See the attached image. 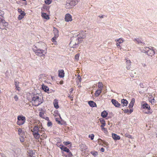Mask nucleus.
I'll return each mask as SVG.
<instances>
[{
  "instance_id": "aec40b11",
  "label": "nucleus",
  "mask_w": 157,
  "mask_h": 157,
  "mask_svg": "<svg viewBox=\"0 0 157 157\" xmlns=\"http://www.w3.org/2000/svg\"><path fill=\"white\" fill-rule=\"evenodd\" d=\"M126 64L127 65L126 68L127 70H129L131 67V62L130 60L126 59Z\"/></svg>"
},
{
  "instance_id": "5fc2aeb1",
  "label": "nucleus",
  "mask_w": 157,
  "mask_h": 157,
  "mask_svg": "<svg viewBox=\"0 0 157 157\" xmlns=\"http://www.w3.org/2000/svg\"><path fill=\"white\" fill-rule=\"evenodd\" d=\"M100 151H101L103 152H104V151H105V149L104 148H101L100 149Z\"/></svg>"
},
{
  "instance_id": "bb28decb",
  "label": "nucleus",
  "mask_w": 157,
  "mask_h": 157,
  "mask_svg": "<svg viewBox=\"0 0 157 157\" xmlns=\"http://www.w3.org/2000/svg\"><path fill=\"white\" fill-rule=\"evenodd\" d=\"M88 104L91 107H95L96 106V103L93 101H90L88 102Z\"/></svg>"
},
{
  "instance_id": "4468645a",
  "label": "nucleus",
  "mask_w": 157,
  "mask_h": 157,
  "mask_svg": "<svg viewBox=\"0 0 157 157\" xmlns=\"http://www.w3.org/2000/svg\"><path fill=\"white\" fill-rule=\"evenodd\" d=\"M65 20L67 22L71 21L72 20V16L69 13H67L65 15Z\"/></svg>"
},
{
  "instance_id": "4be33fe9",
  "label": "nucleus",
  "mask_w": 157,
  "mask_h": 157,
  "mask_svg": "<svg viewBox=\"0 0 157 157\" xmlns=\"http://www.w3.org/2000/svg\"><path fill=\"white\" fill-rule=\"evenodd\" d=\"M122 105L123 106H126L128 104V101L124 99H123L121 100Z\"/></svg>"
},
{
  "instance_id": "e2e57ef3",
  "label": "nucleus",
  "mask_w": 157,
  "mask_h": 157,
  "mask_svg": "<svg viewBox=\"0 0 157 157\" xmlns=\"http://www.w3.org/2000/svg\"><path fill=\"white\" fill-rule=\"evenodd\" d=\"M59 83L60 84H63V81H60Z\"/></svg>"
},
{
  "instance_id": "4d7b16f0",
  "label": "nucleus",
  "mask_w": 157,
  "mask_h": 157,
  "mask_svg": "<svg viewBox=\"0 0 157 157\" xmlns=\"http://www.w3.org/2000/svg\"><path fill=\"white\" fill-rule=\"evenodd\" d=\"M142 66L144 67H145L147 66V65L145 63H144V64H142Z\"/></svg>"
},
{
  "instance_id": "c85d7f7f",
  "label": "nucleus",
  "mask_w": 157,
  "mask_h": 157,
  "mask_svg": "<svg viewBox=\"0 0 157 157\" xmlns=\"http://www.w3.org/2000/svg\"><path fill=\"white\" fill-rule=\"evenodd\" d=\"M100 121L101 124V128L105 126V121L104 120V119H102V118L100 119Z\"/></svg>"
},
{
  "instance_id": "ea45409f",
  "label": "nucleus",
  "mask_w": 157,
  "mask_h": 157,
  "mask_svg": "<svg viewBox=\"0 0 157 157\" xmlns=\"http://www.w3.org/2000/svg\"><path fill=\"white\" fill-rule=\"evenodd\" d=\"M91 153L94 156H96L98 154V152L97 151H91Z\"/></svg>"
},
{
  "instance_id": "39448f33",
  "label": "nucleus",
  "mask_w": 157,
  "mask_h": 157,
  "mask_svg": "<svg viewBox=\"0 0 157 157\" xmlns=\"http://www.w3.org/2000/svg\"><path fill=\"white\" fill-rule=\"evenodd\" d=\"M78 0H66L65 7L67 9L73 8L78 2Z\"/></svg>"
},
{
  "instance_id": "7ed1b4c3",
  "label": "nucleus",
  "mask_w": 157,
  "mask_h": 157,
  "mask_svg": "<svg viewBox=\"0 0 157 157\" xmlns=\"http://www.w3.org/2000/svg\"><path fill=\"white\" fill-rule=\"evenodd\" d=\"M33 49L35 54L40 56H44L47 53L46 49V50L40 49L35 45L33 46Z\"/></svg>"
},
{
  "instance_id": "f8f14e48",
  "label": "nucleus",
  "mask_w": 157,
  "mask_h": 157,
  "mask_svg": "<svg viewBox=\"0 0 157 157\" xmlns=\"http://www.w3.org/2000/svg\"><path fill=\"white\" fill-rule=\"evenodd\" d=\"M8 25V23L6 22L4 20L0 21V29H4L5 27L7 26Z\"/></svg>"
},
{
  "instance_id": "dca6fc26",
  "label": "nucleus",
  "mask_w": 157,
  "mask_h": 157,
  "mask_svg": "<svg viewBox=\"0 0 157 157\" xmlns=\"http://www.w3.org/2000/svg\"><path fill=\"white\" fill-rule=\"evenodd\" d=\"M112 103L114 105L117 107H119L121 106V104L118 103V102L116 100L112 99L111 100Z\"/></svg>"
},
{
  "instance_id": "2f4dec72",
  "label": "nucleus",
  "mask_w": 157,
  "mask_h": 157,
  "mask_svg": "<svg viewBox=\"0 0 157 157\" xmlns=\"http://www.w3.org/2000/svg\"><path fill=\"white\" fill-rule=\"evenodd\" d=\"M107 113L105 111H103L101 113V116L103 118H105L107 116Z\"/></svg>"
},
{
  "instance_id": "9d476101",
  "label": "nucleus",
  "mask_w": 157,
  "mask_h": 157,
  "mask_svg": "<svg viewBox=\"0 0 157 157\" xmlns=\"http://www.w3.org/2000/svg\"><path fill=\"white\" fill-rule=\"evenodd\" d=\"M53 33L54 34V36L52 38L51 40H52L54 44L56 45L57 44V42L56 40L59 36V31L57 29L54 27Z\"/></svg>"
},
{
  "instance_id": "5701e85b",
  "label": "nucleus",
  "mask_w": 157,
  "mask_h": 157,
  "mask_svg": "<svg viewBox=\"0 0 157 157\" xmlns=\"http://www.w3.org/2000/svg\"><path fill=\"white\" fill-rule=\"evenodd\" d=\"M19 82L15 80V85L16 89L17 90L19 91H20L21 89L20 87L19 86Z\"/></svg>"
},
{
  "instance_id": "13d9d810",
  "label": "nucleus",
  "mask_w": 157,
  "mask_h": 157,
  "mask_svg": "<svg viewBox=\"0 0 157 157\" xmlns=\"http://www.w3.org/2000/svg\"><path fill=\"white\" fill-rule=\"evenodd\" d=\"M45 120H46L48 121H49V118L48 117H45Z\"/></svg>"
},
{
  "instance_id": "a19ab883",
  "label": "nucleus",
  "mask_w": 157,
  "mask_h": 157,
  "mask_svg": "<svg viewBox=\"0 0 157 157\" xmlns=\"http://www.w3.org/2000/svg\"><path fill=\"white\" fill-rule=\"evenodd\" d=\"M79 54H77L75 55V60L77 61L79 59Z\"/></svg>"
},
{
  "instance_id": "37998d69",
  "label": "nucleus",
  "mask_w": 157,
  "mask_h": 157,
  "mask_svg": "<svg viewBox=\"0 0 157 157\" xmlns=\"http://www.w3.org/2000/svg\"><path fill=\"white\" fill-rule=\"evenodd\" d=\"M149 102H151L152 104L156 102L155 98H153V99H152L151 101H149Z\"/></svg>"
},
{
  "instance_id": "79ce46f5",
  "label": "nucleus",
  "mask_w": 157,
  "mask_h": 157,
  "mask_svg": "<svg viewBox=\"0 0 157 157\" xmlns=\"http://www.w3.org/2000/svg\"><path fill=\"white\" fill-rule=\"evenodd\" d=\"M94 137V135L93 134H92L91 135H89V137L90 138L91 140H93Z\"/></svg>"
},
{
  "instance_id": "49530a36",
  "label": "nucleus",
  "mask_w": 157,
  "mask_h": 157,
  "mask_svg": "<svg viewBox=\"0 0 157 157\" xmlns=\"http://www.w3.org/2000/svg\"><path fill=\"white\" fill-rule=\"evenodd\" d=\"M18 97L17 96V95H16L14 97V99L15 100V101H17L18 100Z\"/></svg>"
},
{
  "instance_id": "a211bd4d",
  "label": "nucleus",
  "mask_w": 157,
  "mask_h": 157,
  "mask_svg": "<svg viewBox=\"0 0 157 157\" xmlns=\"http://www.w3.org/2000/svg\"><path fill=\"white\" fill-rule=\"evenodd\" d=\"M59 147L61 150H63V151L66 152H69L70 151L69 149L62 145H60L59 146Z\"/></svg>"
},
{
  "instance_id": "c756f323",
  "label": "nucleus",
  "mask_w": 157,
  "mask_h": 157,
  "mask_svg": "<svg viewBox=\"0 0 157 157\" xmlns=\"http://www.w3.org/2000/svg\"><path fill=\"white\" fill-rule=\"evenodd\" d=\"M42 88L43 90L46 92L48 93L49 91V88L46 86H45L44 85H42Z\"/></svg>"
},
{
  "instance_id": "864d4df0",
  "label": "nucleus",
  "mask_w": 157,
  "mask_h": 157,
  "mask_svg": "<svg viewBox=\"0 0 157 157\" xmlns=\"http://www.w3.org/2000/svg\"><path fill=\"white\" fill-rule=\"evenodd\" d=\"M56 121L58 122V124H60V121L58 120V118H56Z\"/></svg>"
},
{
  "instance_id": "ddd939ff",
  "label": "nucleus",
  "mask_w": 157,
  "mask_h": 157,
  "mask_svg": "<svg viewBox=\"0 0 157 157\" xmlns=\"http://www.w3.org/2000/svg\"><path fill=\"white\" fill-rule=\"evenodd\" d=\"M42 10V11L41 12V16L42 17L46 20H49L50 18L49 15L44 12V11Z\"/></svg>"
},
{
  "instance_id": "4c0bfd02",
  "label": "nucleus",
  "mask_w": 157,
  "mask_h": 157,
  "mask_svg": "<svg viewBox=\"0 0 157 157\" xmlns=\"http://www.w3.org/2000/svg\"><path fill=\"white\" fill-rule=\"evenodd\" d=\"M76 80H78L79 82V83H81V82L82 79L81 76L79 75H78L76 79Z\"/></svg>"
},
{
  "instance_id": "473e14b6",
  "label": "nucleus",
  "mask_w": 157,
  "mask_h": 157,
  "mask_svg": "<svg viewBox=\"0 0 157 157\" xmlns=\"http://www.w3.org/2000/svg\"><path fill=\"white\" fill-rule=\"evenodd\" d=\"M115 41L116 42H118V43L119 44L121 43L124 41L123 39L122 38H120L118 39H116Z\"/></svg>"
},
{
  "instance_id": "0e129e2a",
  "label": "nucleus",
  "mask_w": 157,
  "mask_h": 157,
  "mask_svg": "<svg viewBox=\"0 0 157 157\" xmlns=\"http://www.w3.org/2000/svg\"><path fill=\"white\" fill-rule=\"evenodd\" d=\"M128 138H132V136L131 135H129L128 136Z\"/></svg>"
},
{
  "instance_id": "09e8293b",
  "label": "nucleus",
  "mask_w": 157,
  "mask_h": 157,
  "mask_svg": "<svg viewBox=\"0 0 157 157\" xmlns=\"http://www.w3.org/2000/svg\"><path fill=\"white\" fill-rule=\"evenodd\" d=\"M124 112L126 113H128L129 112V110L128 109H125L124 110Z\"/></svg>"
},
{
  "instance_id": "6e6552de",
  "label": "nucleus",
  "mask_w": 157,
  "mask_h": 157,
  "mask_svg": "<svg viewBox=\"0 0 157 157\" xmlns=\"http://www.w3.org/2000/svg\"><path fill=\"white\" fill-rule=\"evenodd\" d=\"M86 31H81L78 33L77 35H75L78 38V40H81L82 41L86 37Z\"/></svg>"
},
{
  "instance_id": "603ef678",
  "label": "nucleus",
  "mask_w": 157,
  "mask_h": 157,
  "mask_svg": "<svg viewBox=\"0 0 157 157\" xmlns=\"http://www.w3.org/2000/svg\"><path fill=\"white\" fill-rule=\"evenodd\" d=\"M102 141L104 144H105L107 146L108 145V143L107 142H106L104 141Z\"/></svg>"
},
{
  "instance_id": "a18cd8bd",
  "label": "nucleus",
  "mask_w": 157,
  "mask_h": 157,
  "mask_svg": "<svg viewBox=\"0 0 157 157\" xmlns=\"http://www.w3.org/2000/svg\"><path fill=\"white\" fill-rule=\"evenodd\" d=\"M64 144L66 145H67L70 144V143L69 141L64 142H63Z\"/></svg>"
},
{
  "instance_id": "052dcab7",
  "label": "nucleus",
  "mask_w": 157,
  "mask_h": 157,
  "mask_svg": "<svg viewBox=\"0 0 157 157\" xmlns=\"http://www.w3.org/2000/svg\"><path fill=\"white\" fill-rule=\"evenodd\" d=\"M116 45L117 46H120V44L118 43H116Z\"/></svg>"
},
{
  "instance_id": "680f3d73",
  "label": "nucleus",
  "mask_w": 157,
  "mask_h": 157,
  "mask_svg": "<svg viewBox=\"0 0 157 157\" xmlns=\"http://www.w3.org/2000/svg\"><path fill=\"white\" fill-rule=\"evenodd\" d=\"M99 17L100 18H103L104 17V16L103 15H102L101 16H99Z\"/></svg>"
},
{
  "instance_id": "f257e3e1",
  "label": "nucleus",
  "mask_w": 157,
  "mask_h": 157,
  "mask_svg": "<svg viewBox=\"0 0 157 157\" xmlns=\"http://www.w3.org/2000/svg\"><path fill=\"white\" fill-rule=\"evenodd\" d=\"M32 124L31 123L29 124V129L32 132L34 137L36 139H38L40 136V133L44 132V128L40 125H35L32 126Z\"/></svg>"
},
{
  "instance_id": "e433bc0d",
  "label": "nucleus",
  "mask_w": 157,
  "mask_h": 157,
  "mask_svg": "<svg viewBox=\"0 0 157 157\" xmlns=\"http://www.w3.org/2000/svg\"><path fill=\"white\" fill-rule=\"evenodd\" d=\"M44 2L46 4L48 5L51 3L52 1V0H45Z\"/></svg>"
},
{
  "instance_id": "72a5a7b5",
  "label": "nucleus",
  "mask_w": 157,
  "mask_h": 157,
  "mask_svg": "<svg viewBox=\"0 0 157 157\" xmlns=\"http://www.w3.org/2000/svg\"><path fill=\"white\" fill-rule=\"evenodd\" d=\"M98 87L99 88V89H101V90H102V88L103 87V85L102 82H99L98 83Z\"/></svg>"
},
{
  "instance_id": "1a4fd4ad",
  "label": "nucleus",
  "mask_w": 157,
  "mask_h": 157,
  "mask_svg": "<svg viewBox=\"0 0 157 157\" xmlns=\"http://www.w3.org/2000/svg\"><path fill=\"white\" fill-rule=\"evenodd\" d=\"M17 124L19 125H21L25 123L26 121V118L25 117L19 115L17 117Z\"/></svg>"
},
{
  "instance_id": "f3484780",
  "label": "nucleus",
  "mask_w": 157,
  "mask_h": 157,
  "mask_svg": "<svg viewBox=\"0 0 157 157\" xmlns=\"http://www.w3.org/2000/svg\"><path fill=\"white\" fill-rule=\"evenodd\" d=\"M64 72L63 70H59L58 71V76L59 77L62 78L64 76Z\"/></svg>"
},
{
  "instance_id": "c9c22d12",
  "label": "nucleus",
  "mask_w": 157,
  "mask_h": 157,
  "mask_svg": "<svg viewBox=\"0 0 157 157\" xmlns=\"http://www.w3.org/2000/svg\"><path fill=\"white\" fill-rule=\"evenodd\" d=\"M101 129L102 131H103L106 134H108V132L107 129L105 128L102 127L101 128Z\"/></svg>"
},
{
  "instance_id": "6e6d98bb",
  "label": "nucleus",
  "mask_w": 157,
  "mask_h": 157,
  "mask_svg": "<svg viewBox=\"0 0 157 157\" xmlns=\"http://www.w3.org/2000/svg\"><path fill=\"white\" fill-rule=\"evenodd\" d=\"M129 111H130V113H132L133 111V109H130V110H129Z\"/></svg>"
},
{
  "instance_id": "b1692460",
  "label": "nucleus",
  "mask_w": 157,
  "mask_h": 157,
  "mask_svg": "<svg viewBox=\"0 0 157 157\" xmlns=\"http://www.w3.org/2000/svg\"><path fill=\"white\" fill-rule=\"evenodd\" d=\"M53 104L54 107L56 109H58L59 108V106L58 105V100L56 99L53 101Z\"/></svg>"
},
{
  "instance_id": "9b49d317",
  "label": "nucleus",
  "mask_w": 157,
  "mask_h": 157,
  "mask_svg": "<svg viewBox=\"0 0 157 157\" xmlns=\"http://www.w3.org/2000/svg\"><path fill=\"white\" fill-rule=\"evenodd\" d=\"M17 11L20 14L18 17V19L19 20H21L25 17V13L23 11H22L21 9H18Z\"/></svg>"
},
{
  "instance_id": "bf43d9fd",
  "label": "nucleus",
  "mask_w": 157,
  "mask_h": 157,
  "mask_svg": "<svg viewBox=\"0 0 157 157\" xmlns=\"http://www.w3.org/2000/svg\"><path fill=\"white\" fill-rule=\"evenodd\" d=\"M76 80V83L78 84V85L79 84H80V83H79V81L78 80Z\"/></svg>"
},
{
  "instance_id": "774afa93",
  "label": "nucleus",
  "mask_w": 157,
  "mask_h": 157,
  "mask_svg": "<svg viewBox=\"0 0 157 157\" xmlns=\"http://www.w3.org/2000/svg\"><path fill=\"white\" fill-rule=\"evenodd\" d=\"M68 97L70 98H71V97L70 96H68Z\"/></svg>"
},
{
  "instance_id": "412c9836",
  "label": "nucleus",
  "mask_w": 157,
  "mask_h": 157,
  "mask_svg": "<svg viewBox=\"0 0 157 157\" xmlns=\"http://www.w3.org/2000/svg\"><path fill=\"white\" fill-rule=\"evenodd\" d=\"M135 102V99L134 98H132L129 105L128 107L129 109L132 108L133 107Z\"/></svg>"
},
{
  "instance_id": "20e7f679",
  "label": "nucleus",
  "mask_w": 157,
  "mask_h": 157,
  "mask_svg": "<svg viewBox=\"0 0 157 157\" xmlns=\"http://www.w3.org/2000/svg\"><path fill=\"white\" fill-rule=\"evenodd\" d=\"M81 42V41L79 40L78 38L75 35L71 38L70 45L71 47L75 48L78 47V44Z\"/></svg>"
},
{
  "instance_id": "8fccbe9b",
  "label": "nucleus",
  "mask_w": 157,
  "mask_h": 157,
  "mask_svg": "<svg viewBox=\"0 0 157 157\" xmlns=\"http://www.w3.org/2000/svg\"><path fill=\"white\" fill-rule=\"evenodd\" d=\"M41 136H44L45 138H46V137H47V135L45 134H44V133H43V135H41Z\"/></svg>"
},
{
  "instance_id": "de8ad7c7",
  "label": "nucleus",
  "mask_w": 157,
  "mask_h": 157,
  "mask_svg": "<svg viewBox=\"0 0 157 157\" xmlns=\"http://www.w3.org/2000/svg\"><path fill=\"white\" fill-rule=\"evenodd\" d=\"M4 14V13L3 11L0 10V16L1 15H3Z\"/></svg>"
},
{
  "instance_id": "393cba45",
  "label": "nucleus",
  "mask_w": 157,
  "mask_h": 157,
  "mask_svg": "<svg viewBox=\"0 0 157 157\" xmlns=\"http://www.w3.org/2000/svg\"><path fill=\"white\" fill-rule=\"evenodd\" d=\"M112 136L113 139L116 140H119L120 139V136L115 134H112Z\"/></svg>"
},
{
  "instance_id": "58836bf2",
  "label": "nucleus",
  "mask_w": 157,
  "mask_h": 157,
  "mask_svg": "<svg viewBox=\"0 0 157 157\" xmlns=\"http://www.w3.org/2000/svg\"><path fill=\"white\" fill-rule=\"evenodd\" d=\"M39 115L40 117L43 118H45V117L44 116V113H43L40 112L39 113Z\"/></svg>"
},
{
  "instance_id": "6ab92c4d",
  "label": "nucleus",
  "mask_w": 157,
  "mask_h": 157,
  "mask_svg": "<svg viewBox=\"0 0 157 157\" xmlns=\"http://www.w3.org/2000/svg\"><path fill=\"white\" fill-rule=\"evenodd\" d=\"M135 42H136V43L139 44H140L141 45H143L144 44V43H143L141 40L139 38H135L133 40Z\"/></svg>"
},
{
  "instance_id": "f704fd0d",
  "label": "nucleus",
  "mask_w": 157,
  "mask_h": 157,
  "mask_svg": "<svg viewBox=\"0 0 157 157\" xmlns=\"http://www.w3.org/2000/svg\"><path fill=\"white\" fill-rule=\"evenodd\" d=\"M20 141L21 142H24L25 140V136H20Z\"/></svg>"
},
{
  "instance_id": "69168bd1",
  "label": "nucleus",
  "mask_w": 157,
  "mask_h": 157,
  "mask_svg": "<svg viewBox=\"0 0 157 157\" xmlns=\"http://www.w3.org/2000/svg\"><path fill=\"white\" fill-rule=\"evenodd\" d=\"M153 157H157V155H155L153 156Z\"/></svg>"
},
{
  "instance_id": "423d86ee",
  "label": "nucleus",
  "mask_w": 157,
  "mask_h": 157,
  "mask_svg": "<svg viewBox=\"0 0 157 157\" xmlns=\"http://www.w3.org/2000/svg\"><path fill=\"white\" fill-rule=\"evenodd\" d=\"M142 52L144 53H147L148 56L151 57L155 54V49L151 47L144 48Z\"/></svg>"
},
{
  "instance_id": "cd10ccee",
  "label": "nucleus",
  "mask_w": 157,
  "mask_h": 157,
  "mask_svg": "<svg viewBox=\"0 0 157 157\" xmlns=\"http://www.w3.org/2000/svg\"><path fill=\"white\" fill-rule=\"evenodd\" d=\"M102 90L101 89H98L95 92L94 94L95 97H97L101 93V91Z\"/></svg>"
},
{
  "instance_id": "c03bdc74",
  "label": "nucleus",
  "mask_w": 157,
  "mask_h": 157,
  "mask_svg": "<svg viewBox=\"0 0 157 157\" xmlns=\"http://www.w3.org/2000/svg\"><path fill=\"white\" fill-rule=\"evenodd\" d=\"M52 125V123L51 122L49 121L47 123V125L48 127L51 126Z\"/></svg>"
},
{
  "instance_id": "338daca9",
  "label": "nucleus",
  "mask_w": 157,
  "mask_h": 157,
  "mask_svg": "<svg viewBox=\"0 0 157 157\" xmlns=\"http://www.w3.org/2000/svg\"><path fill=\"white\" fill-rule=\"evenodd\" d=\"M27 3L26 2L25 3V5H27Z\"/></svg>"
},
{
  "instance_id": "7c9ffc66",
  "label": "nucleus",
  "mask_w": 157,
  "mask_h": 157,
  "mask_svg": "<svg viewBox=\"0 0 157 157\" xmlns=\"http://www.w3.org/2000/svg\"><path fill=\"white\" fill-rule=\"evenodd\" d=\"M156 97V95H155V94L153 95H150L148 97L149 101H151L152 99H153V98H155Z\"/></svg>"
},
{
  "instance_id": "3c124183",
  "label": "nucleus",
  "mask_w": 157,
  "mask_h": 157,
  "mask_svg": "<svg viewBox=\"0 0 157 157\" xmlns=\"http://www.w3.org/2000/svg\"><path fill=\"white\" fill-rule=\"evenodd\" d=\"M3 15H1V16H0V21L4 20H3Z\"/></svg>"
},
{
  "instance_id": "f03ea898",
  "label": "nucleus",
  "mask_w": 157,
  "mask_h": 157,
  "mask_svg": "<svg viewBox=\"0 0 157 157\" xmlns=\"http://www.w3.org/2000/svg\"><path fill=\"white\" fill-rule=\"evenodd\" d=\"M43 102V99L41 96L38 94H36L33 95L32 102L33 105L35 106H38Z\"/></svg>"
},
{
  "instance_id": "2eb2a0df",
  "label": "nucleus",
  "mask_w": 157,
  "mask_h": 157,
  "mask_svg": "<svg viewBox=\"0 0 157 157\" xmlns=\"http://www.w3.org/2000/svg\"><path fill=\"white\" fill-rule=\"evenodd\" d=\"M28 157H33L35 155V151L31 150H29L28 151Z\"/></svg>"
},
{
  "instance_id": "a878e982",
  "label": "nucleus",
  "mask_w": 157,
  "mask_h": 157,
  "mask_svg": "<svg viewBox=\"0 0 157 157\" xmlns=\"http://www.w3.org/2000/svg\"><path fill=\"white\" fill-rule=\"evenodd\" d=\"M25 132L21 128H19L18 129V134L20 136H24Z\"/></svg>"
},
{
  "instance_id": "0eeeda50",
  "label": "nucleus",
  "mask_w": 157,
  "mask_h": 157,
  "mask_svg": "<svg viewBox=\"0 0 157 157\" xmlns=\"http://www.w3.org/2000/svg\"><path fill=\"white\" fill-rule=\"evenodd\" d=\"M141 109L147 110V111L144 112L145 113L151 114V112H150L151 108L150 105L148 104L145 101H143L141 102Z\"/></svg>"
}]
</instances>
